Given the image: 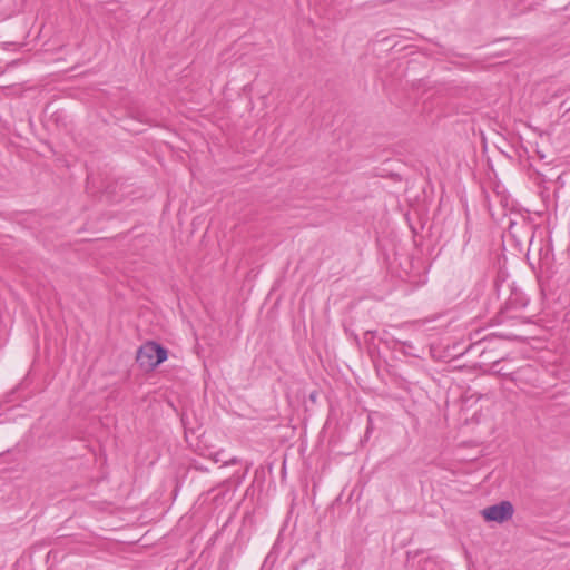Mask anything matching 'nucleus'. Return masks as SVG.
<instances>
[{
    "label": "nucleus",
    "mask_w": 570,
    "mask_h": 570,
    "mask_svg": "<svg viewBox=\"0 0 570 570\" xmlns=\"http://www.w3.org/2000/svg\"><path fill=\"white\" fill-rule=\"evenodd\" d=\"M306 566V561H303L299 567H297L295 570H304Z\"/></svg>",
    "instance_id": "6"
},
{
    "label": "nucleus",
    "mask_w": 570,
    "mask_h": 570,
    "mask_svg": "<svg viewBox=\"0 0 570 570\" xmlns=\"http://www.w3.org/2000/svg\"><path fill=\"white\" fill-rule=\"evenodd\" d=\"M212 459L214 462L218 463V462H223L224 465H233V464H237L239 462V460L234 456V458H230L228 460H225L224 458V451H218L216 453H214L212 455Z\"/></svg>",
    "instance_id": "4"
},
{
    "label": "nucleus",
    "mask_w": 570,
    "mask_h": 570,
    "mask_svg": "<svg viewBox=\"0 0 570 570\" xmlns=\"http://www.w3.org/2000/svg\"><path fill=\"white\" fill-rule=\"evenodd\" d=\"M499 362H494L493 365H492V368H493V372L503 376V377H507L511 381H515L517 377L519 376V371H509V370H505L503 366L502 367H499Z\"/></svg>",
    "instance_id": "3"
},
{
    "label": "nucleus",
    "mask_w": 570,
    "mask_h": 570,
    "mask_svg": "<svg viewBox=\"0 0 570 570\" xmlns=\"http://www.w3.org/2000/svg\"><path fill=\"white\" fill-rule=\"evenodd\" d=\"M481 345H482V342H478V343H475V344L471 345V346H470V350L478 348V347H480Z\"/></svg>",
    "instance_id": "5"
},
{
    "label": "nucleus",
    "mask_w": 570,
    "mask_h": 570,
    "mask_svg": "<svg viewBox=\"0 0 570 570\" xmlns=\"http://www.w3.org/2000/svg\"><path fill=\"white\" fill-rule=\"evenodd\" d=\"M168 357L166 347L155 341L144 343L137 351V363L146 371H154L158 365L165 362Z\"/></svg>",
    "instance_id": "1"
},
{
    "label": "nucleus",
    "mask_w": 570,
    "mask_h": 570,
    "mask_svg": "<svg viewBox=\"0 0 570 570\" xmlns=\"http://www.w3.org/2000/svg\"><path fill=\"white\" fill-rule=\"evenodd\" d=\"M402 344L405 345V346L412 347V345L410 343L402 342Z\"/></svg>",
    "instance_id": "7"
},
{
    "label": "nucleus",
    "mask_w": 570,
    "mask_h": 570,
    "mask_svg": "<svg viewBox=\"0 0 570 570\" xmlns=\"http://www.w3.org/2000/svg\"><path fill=\"white\" fill-rule=\"evenodd\" d=\"M514 508L510 501H501L497 504L484 508L481 511L485 521L503 523L513 517Z\"/></svg>",
    "instance_id": "2"
}]
</instances>
